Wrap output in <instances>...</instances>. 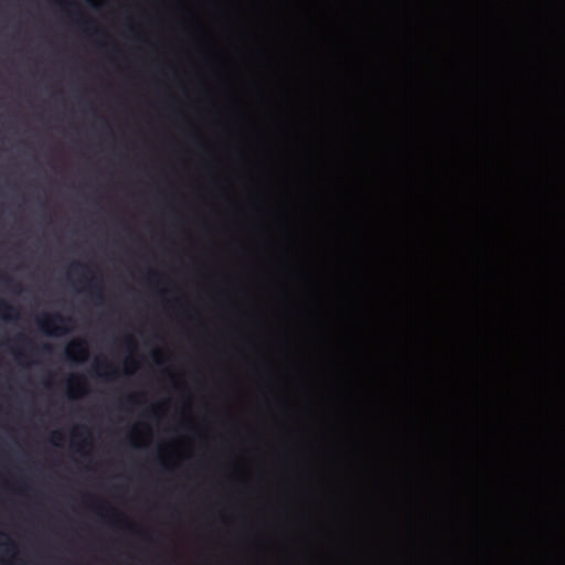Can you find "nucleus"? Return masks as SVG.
Here are the masks:
<instances>
[{
	"label": "nucleus",
	"mask_w": 565,
	"mask_h": 565,
	"mask_svg": "<svg viewBox=\"0 0 565 565\" xmlns=\"http://www.w3.org/2000/svg\"><path fill=\"white\" fill-rule=\"evenodd\" d=\"M57 322L61 324H68L72 322V319L67 318V317H63L60 313H54V315L43 313L41 317H39L36 319V323H38L39 328L43 332H45L46 334H50V335H60L67 331L66 328L56 326Z\"/></svg>",
	"instance_id": "nucleus-1"
},
{
	"label": "nucleus",
	"mask_w": 565,
	"mask_h": 565,
	"mask_svg": "<svg viewBox=\"0 0 565 565\" xmlns=\"http://www.w3.org/2000/svg\"><path fill=\"white\" fill-rule=\"evenodd\" d=\"M68 360H75L76 355L85 358L87 355V345L83 340H73L65 350Z\"/></svg>",
	"instance_id": "nucleus-2"
},
{
	"label": "nucleus",
	"mask_w": 565,
	"mask_h": 565,
	"mask_svg": "<svg viewBox=\"0 0 565 565\" xmlns=\"http://www.w3.org/2000/svg\"><path fill=\"white\" fill-rule=\"evenodd\" d=\"M0 316L4 319L10 320L18 317V311L8 301L0 299Z\"/></svg>",
	"instance_id": "nucleus-3"
},
{
	"label": "nucleus",
	"mask_w": 565,
	"mask_h": 565,
	"mask_svg": "<svg viewBox=\"0 0 565 565\" xmlns=\"http://www.w3.org/2000/svg\"><path fill=\"white\" fill-rule=\"evenodd\" d=\"M92 295H94L96 299H102L103 295L100 285H92Z\"/></svg>",
	"instance_id": "nucleus-4"
},
{
	"label": "nucleus",
	"mask_w": 565,
	"mask_h": 565,
	"mask_svg": "<svg viewBox=\"0 0 565 565\" xmlns=\"http://www.w3.org/2000/svg\"><path fill=\"white\" fill-rule=\"evenodd\" d=\"M14 341L17 342H23L25 344H28L29 347H32V342L30 341V339H28L25 335L23 334H19L15 337Z\"/></svg>",
	"instance_id": "nucleus-5"
},
{
	"label": "nucleus",
	"mask_w": 565,
	"mask_h": 565,
	"mask_svg": "<svg viewBox=\"0 0 565 565\" xmlns=\"http://www.w3.org/2000/svg\"><path fill=\"white\" fill-rule=\"evenodd\" d=\"M87 268H88L87 266H85V265H83L81 263H74L72 265V269H87Z\"/></svg>",
	"instance_id": "nucleus-6"
},
{
	"label": "nucleus",
	"mask_w": 565,
	"mask_h": 565,
	"mask_svg": "<svg viewBox=\"0 0 565 565\" xmlns=\"http://www.w3.org/2000/svg\"><path fill=\"white\" fill-rule=\"evenodd\" d=\"M102 376L106 377V379H115V375H116V372L114 370H111V372L109 373H105V374H100Z\"/></svg>",
	"instance_id": "nucleus-7"
},
{
	"label": "nucleus",
	"mask_w": 565,
	"mask_h": 565,
	"mask_svg": "<svg viewBox=\"0 0 565 565\" xmlns=\"http://www.w3.org/2000/svg\"><path fill=\"white\" fill-rule=\"evenodd\" d=\"M42 351L51 353L52 352V347L50 344H43L42 345Z\"/></svg>",
	"instance_id": "nucleus-8"
},
{
	"label": "nucleus",
	"mask_w": 565,
	"mask_h": 565,
	"mask_svg": "<svg viewBox=\"0 0 565 565\" xmlns=\"http://www.w3.org/2000/svg\"><path fill=\"white\" fill-rule=\"evenodd\" d=\"M52 437H53L54 439H57V440L62 439V435H61L60 433H57V431H54V433L52 434Z\"/></svg>",
	"instance_id": "nucleus-9"
},
{
	"label": "nucleus",
	"mask_w": 565,
	"mask_h": 565,
	"mask_svg": "<svg viewBox=\"0 0 565 565\" xmlns=\"http://www.w3.org/2000/svg\"><path fill=\"white\" fill-rule=\"evenodd\" d=\"M126 342H127V344H129V345H134V343H135V342H134V340H132V338H130V337H127V338H126Z\"/></svg>",
	"instance_id": "nucleus-10"
},
{
	"label": "nucleus",
	"mask_w": 565,
	"mask_h": 565,
	"mask_svg": "<svg viewBox=\"0 0 565 565\" xmlns=\"http://www.w3.org/2000/svg\"><path fill=\"white\" fill-rule=\"evenodd\" d=\"M98 367L110 369V365L108 363H103V364H99Z\"/></svg>",
	"instance_id": "nucleus-11"
},
{
	"label": "nucleus",
	"mask_w": 565,
	"mask_h": 565,
	"mask_svg": "<svg viewBox=\"0 0 565 565\" xmlns=\"http://www.w3.org/2000/svg\"><path fill=\"white\" fill-rule=\"evenodd\" d=\"M3 280H4L6 284H10L12 281L9 277H4Z\"/></svg>",
	"instance_id": "nucleus-12"
},
{
	"label": "nucleus",
	"mask_w": 565,
	"mask_h": 565,
	"mask_svg": "<svg viewBox=\"0 0 565 565\" xmlns=\"http://www.w3.org/2000/svg\"><path fill=\"white\" fill-rule=\"evenodd\" d=\"M75 381H79V377L78 376H73L71 382H75Z\"/></svg>",
	"instance_id": "nucleus-13"
},
{
	"label": "nucleus",
	"mask_w": 565,
	"mask_h": 565,
	"mask_svg": "<svg viewBox=\"0 0 565 565\" xmlns=\"http://www.w3.org/2000/svg\"><path fill=\"white\" fill-rule=\"evenodd\" d=\"M149 276L152 278V277H156L157 274L156 273H150Z\"/></svg>",
	"instance_id": "nucleus-14"
}]
</instances>
